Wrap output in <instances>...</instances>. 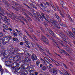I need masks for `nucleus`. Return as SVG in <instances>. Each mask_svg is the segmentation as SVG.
Here are the masks:
<instances>
[{"label": "nucleus", "instance_id": "nucleus-1", "mask_svg": "<svg viewBox=\"0 0 75 75\" xmlns=\"http://www.w3.org/2000/svg\"><path fill=\"white\" fill-rule=\"evenodd\" d=\"M25 55L26 56L24 58V62H31V59L29 58L31 54H28V53L27 52L25 54Z\"/></svg>", "mask_w": 75, "mask_h": 75}, {"label": "nucleus", "instance_id": "nucleus-2", "mask_svg": "<svg viewBox=\"0 0 75 75\" xmlns=\"http://www.w3.org/2000/svg\"><path fill=\"white\" fill-rule=\"evenodd\" d=\"M41 38V40L45 44H49V40L47 38L44 36L43 35H42Z\"/></svg>", "mask_w": 75, "mask_h": 75}, {"label": "nucleus", "instance_id": "nucleus-3", "mask_svg": "<svg viewBox=\"0 0 75 75\" xmlns=\"http://www.w3.org/2000/svg\"><path fill=\"white\" fill-rule=\"evenodd\" d=\"M8 7H10V8H12L13 9H14L16 11H20V9L18 8L16 6H15L14 5H13V6H11L10 4L8 3V5H7Z\"/></svg>", "mask_w": 75, "mask_h": 75}, {"label": "nucleus", "instance_id": "nucleus-4", "mask_svg": "<svg viewBox=\"0 0 75 75\" xmlns=\"http://www.w3.org/2000/svg\"><path fill=\"white\" fill-rule=\"evenodd\" d=\"M40 6L41 7H42L41 8L42 9V10L44 11H46L45 8H46V7H47V5H46L45 3H42L40 4Z\"/></svg>", "mask_w": 75, "mask_h": 75}, {"label": "nucleus", "instance_id": "nucleus-5", "mask_svg": "<svg viewBox=\"0 0 75 75\" xmlns=\"http://www.w3.org/2000/svg\"><path fill=\"white\" fill-rule=\"evenodd\" d=\"M31 57L32 61H34L35 60L36 61L37 59V56H36V55L34 54H32V55L31 56Z\"/></svg>", "mask_w": 75, "mask_h": 75}, {"label": "nucleus", "instance_id": "nucleus-6", "mask_svg": "<svg viewBox=\"0 0 75 75\" xmlns=\"http://www.w3.org/2000/svg\"><path fill=\"white\" fill-rule=\"evenodd\" d=\"M6 15L9 17L11 18V19H13L14 18V17H13V16H14V17H16L15 14H13V16L11 15L10 13H8L7 12H6L5 13Z\"/></svg>", "mask_w": 75, "mask_h": 75}, {"label": "nucleus", "instance_id": "nucleus-7", "mask_svg": "<svg viewBox=\"0 0 75 75\" xmlns=\"http://www.w3.org/2000/svg\"><path fill=\"white\" fill-rule=\"evenodd\" d=\"M41 16L43 18L45 19L46 21L47 22V23H50V21H49V20L48 19H46L45 18V14L44 13H43L42 12H41Z\"/></svg>", "mask_w": 75, "mask_h": 75}, {"label": "nucleus", "instance_id": "nucleus-8", "mask_svg": "<svg viewBox=\"0 0 75 75\" xmlns=\"http://www.w3.org/2000/svg\"><path fill=\"white\" fill-rule=\"evenodd\" d=\"M11 2L12 3H13L14 4L16 5V6H18V7H20V8H23V6H22V5H21L18 4H17V3L16 2H15L12 1Z\"/></svg>", "mask_w": 75, "mask_h": 75}, {"label": "nucleus", "instance_id": "nucleus-9", "mask_svg": "<svg viewBox=\"0 0 75 75\" xmlns=\"http://www.w3.org/2000/svg\"><path fill=\"white\" fill-rule=\"evenodd\" d=\"M5 18V21H4V22L6 24V25H9L10 23L8 22V21L7 20V18H8V17H7L6 16H4Z\"/></svg>", "mask_w": 75, "mask_h": 75}, {"label": "nucleus", "instance_id": "nucleus-10", "mask_svg": "<svg viewBox=\"0 0 75 75\" xmlns=\"http://www.w3.org/2000/svg\"><path fill=\"white\" fill-rule=\"evenodd\" d=\"M5 37H3V41H5V42H6V43H8V42H9V41H10V40L8 39V38H5Z\"/></svg>", "mask_w": 75, "mask_h": 75}, {"label": "nucleus", "instance_id": "nucleus-11", "mask_svg": "<svg viewBox=\"0 0 75 75\" xmlns=\"http://www.w3.org/2000/svg\"><path fill=\"white\" fill-rule=\"evenodd\" d=\"M52 21V24L53 25H58V23L57 22H56V21L55 20H53Z\"/></svg>", "mask_w": 75, "mask_h": 75}, {"label": "nucleus", "instance_id": "nucleus-12", "mask_svg": "<svg viewBox=\"0 0 75 75\" xmlns=\"http://www.w3.org/2000/svg\"><path fill=\"white\" fill-rule=\"evenodd\" d=\"M62 40H63V41H65L66 42L67 44H68L69 45H70V46H72V44H71V43L69 42V41H67V40H66V39H65L64 38H63Z\"/></svg>", "mask_w": 75, "mask_h": 75}, {"label": "nucleus", "instance_id": "nucleus-13", "mask_svg": "<svg viewBox=\"0 0 75 75\" xmlns=\"http://www.w3.org/2000/svg\"><path fill=\"white\" fill-rule=\"evenodd\" d=\"M23 40L25 41L24 44H28V41L27 39V37L25 36H24L23 37Z\"/></svg>", "mask_w": 75, "mask_h": 75}, {"label": "nucleus", "instance_id": "nucleus-14", "mask_svg": "<svg viewBox=\"0 0 75 75\" xmlns=\"http://www.w3.org/2000/svg\"><path fill=\"white\" fill-rule=\"evenodd\" d=\"M24 53H17V55L18 56H19L20 57H23V55H24Z\"/></svg>", "mask_w": 75, "mask_h": 75}, {"label": "nucleus", "instance_id": "nucleus-15", "mask_svg": "<svg viewBox=\"0 0 75 75\" xmlns=\"http://www.w3.org/2000/svg\"><path fill=\"white\" fill-rule=\"evenodd\" d=\"M52 73L54 74H57V70L56 69L53 68L52 71Z\"/></svg>", "mask_w": 75, "mask_h": 75}, {"label": "nucleus", "instance_id": "nucleus-16", "mask_svg": "<svg viewBox=\"0 0 75 75\" xmlns=\"http://www.w3.org/2000/svg\"><path fill=\"white\" fill-rule=\"evenodd\" d=\"M24 15H25V16H26V17L29 18V20H30V21H32V19H31V18H30L29 16H28V15L27 14V13H25L24 14Z\"/></svg>", "mask_w": 75, "mask_h": 75}, {"label": "nucleus", "instance_id": "nucleus-17", "mask_svg": "<svg viewBox=\"0 0 75 75\" xmlns=\"http://www.w3.org/2000/svg\"><path fill=\"white\" fill-rule=\"evenodd\" d=\"M52 41H53V44L54 45H56V46H58V45L57 44V42L56 40H54V39H52Z\"/></svg>", "mask_w": 75, "mask_h": 75}, {"label": "nucleus", "instance_id": "nucleus-18", "mask_svg": "<svg viewBox=\"0 0 75 75\" xmlns=\"http://www.w3.org/2000/svg\"><path fill=\"white\" fill-rule=\"evenodd\" d=\"M9 38V40H12L13 39V37L11 36L10 35H8L5 37L4 38Z\"/></svg>", "mask_w": 75, "mask_h": 75}, {"label": "nucleus", "instance_id": "nucleus-19", "mask_svg": "<svg viewBox=\"0 0 75 75\" xmlns=\"http://www.w3.org/2000/svg\"><path fill=\"white\" fill-rule=\"evenodd\" d=\"M47 67L45 66H42V69L43 71H45L47 70Z\"/></svg>", "mask_w": 75, "mask_h": 75}, {"label": "nucleus", "instance_id": "nucleus-20", "mask_svg": "<svg viewBox=\"0 0 75 75\" xmlns=\"http://www.w3.org/2000/svg\"><path fill=\"white\" fill-rule=\"evenodd\" d=\"M2 1H3V2L4 3V4H5V5H7L8 4V1H6V0H2Z\"/></svg>", "mask_w": 75, "mask_h": 75}, {"label": "nucleus", "instance_id": "nucleus-21", "mask_svg": "<svg viewBox=\"0 0 75 75\" xmlns=\"http://www.w3.org/2000/svg\"><path fill=\"white\" fill-rule=\"evenodd\" d=\"M17 50H18V49H17L16 48H15L14 49V53H13V54H14L17 55V52H16L17 51Z\"/></svg>", "mask_w": 75, "mask_h": 75}, {"label": "nucleus", "instance_id": "nucleus-22", "mask_svg": "<svg viewBox=\"0 0 75 75\" xmlns=\"http://www.w3.org/2000/svg\"><path fill=\"white\" fill-rule=\"evenodd\" d=\"M3 27L4 28H5L6 30H8V27L5 24H4L3 25Z\"/></svg>", "mask_w": 75, "mask_h": 75}, {"label": "nucleus", "instance_id": "nucleus-23", "mask_svg": "<svg viewBox=\"0 0 75 75\" xmlns=\"http://www.w3.org/2000/svg\"><path fill=\"white\" fill-rule=\"evenodd\" d=\"M65 50H66L68 52H69V53L70 54H71L72 53V51H71V49H68L67 48L65 49Z\"/></svg>", "mask_w": 75, "mask_h": 75}, {"label": "nucleus", "instance_id": "nucleus-24", "mask_svg": "<svg viewBox=\"0 0 75 75\" xmlns=\"http://www.w3.org/2000/svg\"><path fill=\"white\" fill-rule=\"evenodd\" d=\"M28 74V72L27 71H23V73L22 74V75H25Z\"/></svg>", "mask_w": 75, "mask_h": 75}, {"label": "nucleus", "instance_id": "nucleus-25", "mask_svg": "<svg viewBox=\"0 0 75 75\" xmlns=\"http://www.w3.org/2000/svg\"><path fill=\"white\" fill-rule=\"evenodd\" d=\"M12 71L13 72L15 73V71H16V68L14 67H11Z\"/></svg>", "mask_w": 75, "mask_h": 75}, {"label": "nucleus", "instance_id": "nucleus-26", "mask_svg": "<svg viewBox=\"0 0 75 75\" xmlns=\"http://www.w3.org/2000/svg\"><path fill=\"white\" fill-rule=\"evenodd\" d=\"M49 33H50V34L52 35V36H54V32H53V31H52L50 30Z\"/></svg>", "mask_w": 75, "mask_h": 75}, {"label": "nucleus", "instance_id": "nucleus-27", "mask_svg": "<svg viewBox=\"0 0 75 75\" xmlns=\"http://www.w3.org/2000/svg\"><path fill=\"white\" fill-rule=\"evenodd\" d=\"M64 3V2H63V1H60V3L61 4V5H62L63 7H64V5L65 4Z\"/></svg>", "mask_w": 75, "mask_h": 75}, {"label": "nucleus", "instance_id": "nucleus-28", "mask_svg": "<svg viewBox=\"0 0 75 75\" xmlns=\"http://www.w3.org/2000/svg\"><path fill=\"white\" fill-rule=\"evenodd\" d=\"M13 65L14 67H17L18 66V63H17L15 62L13 63Z\"/></svg>", "mask_w": 75, "mask_h": 75}, {"label": "nucleus", "instance_id": "nucleus-29", "mask_svg": "<svg viewBox=\"0 0 75 75\" xmlns=\"http://www.w3.org/2000/svg\"><path fill=\"white\" fill-rule=\"evenodd\" d=\"M1 54L4 57V58L6 57V53H5V52L4 51L3 52H1Z\"/></svg>", "mask_w": 75, "mask_h": 75}, {"label": "nucleus", "instance_id": "nucleus-30", "mask_svg": "<svg viewBox=\"0 0 75 75\" xmlns=\"http://www.w3.org/2000/svg\"><path fill=\"white\" fill-rule=\"evenodd\" d=\"M19 69H20V68H16L15 71V73L16 72H18V71L19 70Z\"/></svg>", "mask_w": 75, "mask_h": 75}, {"label": "nucleus", "instance_id": "nucleus-31", "mask_svg": "<svg viewBox=\"0 0 75 75\" xmlns=\"http://www.w3.org/2000/svg\"><path fill=\"white\" fill-rule=\"evenodd\" d=\"M59 24L61 25L63 27H66V26L64 24H63L62 23H61V22H60L59 23Z\"/></svg>", "mask_w": 75, "mask_h": 75}, {"label": "nucleus", "instance_id": "nucleus-32", "mask_svg": "<svg viewBox=\"0 0 75 75\" xmlns=\"http://www.w3.org/2000/svg\"><path fill=\"white\" fill-rule=\"evenodd\" d=\"M25 45L29 48H30V46L28 45V43H25Z\"/></svg>", "mask_w": 75, "mask_h": 75}, {"label": "nucleus", "instance_id": "nucleus-33", "mask_svg": "<svg viewBox=\"0 0 75 75\" xmlns=\"http://www.w3.org/2000/svg\"><path fill=\"white\" fill-rule=\"evenodd\" d=\"M46 35L47 37L49 38H50V40H53L52 39L53 38H52L50 36V35H48L46 34Z\"/></svg>", "mask_w": 75, "mask_h": 75}, {"label": "nucleus", "instance_id": "nucleus-34", "mask_svg": "<svg viewBox=\"0 0 75 75\" xmlns=\"http://www.w3.org/2000/svg\"><path fill=\"white\" fill-rule=\"evenodd\" d=\"M27 13L28 14V15H29V16H30L31 17H33V16L32 13L30 12L29 11L27 12Z\"/></svg>", "mask_w": 75, "mask_h": 75}, {"label": "nucleus", "instance_id": "nucleus-35", "mask_svg": "<svg viewBox=\"0 0 75 75\" xmlns=\"http://www.w3.org/2000/svg\"><path fill=\"white\" fill-rule=\"evenodd\" d=\"M50 21H53L54 20V17L53 16H51V18H49Z\"/></svg>", "mask_w": 75, "mask_h": 75}, {"label": "nucleus", "instance_id": "nucleus-36", "mask_svg": "<svg viewBox=\"0 0 75 75\" xmlns=\"http://www.w3.org/2000/svg\"><path fill=\"white\" fill-rule=\"evenodd\" d=\"M1 19H2L3 20H4V21H5V18L2 17L1 16H0V21L1 20Z\"/></svg>", "mask_w": 75, "mask_h": 75}, {"label": "nucleus", "instance_id": "nucleus-37", "mask_svg": "<svg viewBox=\"0 0 75 75\" xmlns=\"http://www.w3.org/2000/svg\"><path fill=\"white\" fill-rule=\"evenodd\" d=\"M4 34L3 33L0 32V38H2V37H3Z\"/></svg>", "mask_w": 75, "mask_h": 75}, {"label": "nucleus", "instance_id": "nucleus-38", "mask_svg": "<svg viewBox=\"0 0 75 75\" xmlns=\"http://www.w3.org/2000/svg\"><path fill=\"white\" fill-rule=\"evenodd\" d=\"M46 4L48 6H49V7H52V5H50V4H49V3H48L47 2H46Z\"/></svg>", "mask_w": 75, "mask_h": 75}, {"label": "nucleus", "instance_id": "nucleus-39", "mask_svg": "<svg viewBox=\"0 0 75 75\" xmlns=\"http://www.w3.org/2000/svg\"><path fill=\"white\" fill-rule=\"evenodd\" d=\"M56 17L58 19V20H59V21H61V19L59 18V17L58 16V15H56Z\"/></svg>", "mask_w": 75, "mask_h": 75}, {"label": "nucleus", "instance_id": "nucleus-40", "mask_svg": "<svg viewBox=\"0 0 75 75\" xmlns=\"http://www.w3.org/2000/svg\"><path fill=\"white\" fill-rule=\"evenodd\" d=\"M59 50H60V51H63V52L64 53V54H65L67 53V52H66V51H65V50H62L60 49H59Z\"/></svg>", "mask_w": 75, "mask_h": 75}, {"label": "nucleus", "instance_id": "nucleus-41", "mask_svg": "<svg viewBox=\"0 0 75 75\" xmlns=\"http://www.w3.org/2000/svg\"><path fill=\"white\" fill-rule=\"evenodd\" d=\"M47 68L48 69L49 71H51V67H50V66H48L47 67Z\"/></svg>", "mask_w": 75, "mask_h": 75}, {"label": "nucleus", "instance_id": "nucleus-42", "mask_svg": "<svg viewBox=\"0 0 75 75\" xmlns=\"http://www.w3.org/2000/svg\"><path fill=\"white\" fill-rule=\"evenodd\" d=\"M16 31H17L18 34L19 35H21V33L18 30H17V29H16Z\"/></svg>", "mask_w": 75, "mask_h": 75}, {"label": "nucleus", "instance_id": "nucleus-43", "mask_svg": "<svg viewBox=\"0 0 75 75\" xmlns=\"http://www.w3.org/2000/svg\"><path fill=\"white\" fill-rule=\"evenodd\" d=\"M69 34L70 35H71V37H74V35L73 34H72V32H69Z\"/></svg>", "mask_w": 75, "mask_h": 75}, {"label": "nucleus", "instance_id": "nucleus-44", "mask_svg": "<svg viewBox=\"0 0 75 75\" xmlns=\"http://www.w3.org/2000/svg\"><path fill=\"white\" fill-rule=\"evenodd\" d=\"M29 9H30V11H32V12H34V10L31 8H29Z\"/></svg>", "mask_w": 75, "mask_h": 75}, {"label": "nucleus", "instance_id": "nucleus-45", "mask_svg": "<svg viewBox=\"0 0 75 75\" xmlns=\"http://www.w3.org/2000/svg\"><path fill=\"white\" fill-rule=\"evenodd\" d=\"M23 5H24V6H27V7L28 8H29L30 7H29V6H28V5L26 4L25 3H24L23 4Z\"/></svg>", "mask_w": 75, "mask_h": 75}, {"label": "nucleus", "instance_id": "nucleus-46", "mask_svg": "<svg viewBox=\"0 0 75 75\" xmlns=\"http://www.w3.org/2000/svg\"><path fill=\"white\" fill-rule=\"evenodd\" d=\"M40 62H39L38 61H37L36 62V64L37 66H38V65H40Z\"/></svg>", "mask_w": 75, "mask_h": 75}, {"label": "nucleus", "instance_id": "nucleus-47", "mask_svg": "<svg viewBox=\"0 0 75 75\" xmlns=\"http://www.w3.org/2000/svg\"><path fill=\"white\" fill-rule=\"evenodd\" d=\"M2 41H3V42H2V44L3 45H5V44L7 43L6 42H4V41L3 40H2Z\"/></svg>", "mask_w": 75, "mask_h": 75}, {"label": "nucleus", "instance_id": "nucleus-48", "mask_svg": "<svg viewBox=\"0 0 75 75\" xmlns=\"http://www.w3.org/2000/svg\"><path fill=\"white\" fill-rule=\"evenodd\" d=\"M72 30L73 33H74V34H75V29L74 28H72Z\"/></svg>", "mask_w": 75, "mask_h": 75}, {"label": "nucleus", "instance_id": "nucleus-49", "mask_svg": "<svg viewBox=\"0 0 75 75\" xmlns=\"http://www.w3.org/2000/svg\"><path fill=\"white\" fill-rule=\"evenodd\" d=\"M32 5V7H33V8H35V9H37V7L36 6L33 5V4Z\"/></svg>", "mask_w": 75, "mask_h": 75}, {"label": "nucleus", "instance_id": "nucleus-50", "mask_svg": "<svg viewBox=\"0 0 75 75\" xmlns=\"http://www.w3.org/2000/svg\"><path fill=\"white\" fill-rule=\"evenodd\" d=\"M40 20H41V21H43V17H42V16H40Z\"/></svg>", "mask_w": 75, "mask_h": 75}, {"label": "nucleus", "instance_id": "nucleus-51", "mask_svg": "<svg viewBox=\"0 0 75 75\" xmlns=\"http://www.w3.org/2000/svg\"><path fill=\"white\" fill-rule=\"evenodd\" d=\"M55 27H57V26L55 25H53V24H52V28H55Z\"/></svg>", "mask_w": 75, "mask_h": 75}, {"label": "nucleus", "instance_id": "nucleus-52", "mask_svg": "<svg viewBox=\"0 0 75 75\" xmlns=\"http://www.w3.org/2000/svg\"><path fill=\"white\" fill-rule=\"evenodd\" d=\"M0 11H1V12H4V10H3V9H2V8H1V9H0Z\"/></svg>", "mask_w": 75, "mask_h": 75}, {"label": "nucleus", "instance_id": "nucleus-53", "mask_svg": "<svg viewBox=\"0 0 75 75\" xmlns=\"http://www.w3.org/2000/svg\"><path fill=\"white\" fill-rule=\"evenodd\" d=\"M31 44L32 45V47H35V45H34V44H33V43H31Z\"/></svg>", "mask_w": 75, "mask_h": 75}, {"label": "nucleus", "instance_id": "nucleus-54", "mask_svg": "<svg viewBox=\"0 0 75 75\" xmlns=\"http://www.w3.org/2000/svg\"><path fill=\"white\" fill-rule=\"evenodd\" d=\"M56 27L58 28L59 29H61V28L60 27H59V24H58V25H57V26L56 25Z\"/></svg>", "mask_w": 75, "mask_h": 75}, {"label": "nucleus", "instance_id": "nucleus-55", "mask_svg": "<svg viewBox=\"0 0 75 75\" xmlns=\"http://www.w3.org/2000/svg\"><path fill=\"white\" fill-rule=\"evenodd\" d=\"M63 64V66H64V67H65V68H67V69H68V68L67 67V66H66L65 64Z\"/></svg>", "mask_w": 75, "mask_h": 75}, {"label": "nucleus", "instance_id": "nucleus-56", "mask_svg": "<svg viewBox=\"0 0 75 75\" xmlns=\"http://www.w3.org/2000/svg\"><path fill=\"white\" fill-rule=\"evenodd\" d=\"M59 74H62V75H63V73H62V72L61 71L59 70Z\"/></svg>", "mask_w": 75, "mask_h": 75}, {"label": "nucleus", "instance_id": "nucleus-57", "mask_svg": "<svg viewBox=\"0 0 75 75\" xmlns=\"http://www.w3.org/2000/svg\"><path fill=\"white\" fill-rule=\"evenodd\" d=\"M29 30H30V32H33V30L32 29L30 28H29Z\"/></svg>", "mask_w": 75, "mask_h": 75}, {"label": "nucleus", "instance_id": "nucleus-58", "mask_svg": "<svg viewBox=\"0 0 75 75\" xmlns=\"http://www.w3.org/2000/svg\"><path fill=\"white\" fill-rule=\"evenodd\" d=\"M7 30H10V31H12V30L11 28H8V29H6Z\"/></svg>", "mask_w": 75, "mask_h": 75}, {"label": "nucleus", "instance_id": "nucleus-59", "mask_svg": "<svg viewBox=\"0 0 75 75\" xmlns=\"http://www.w3.org/2000/svg\"><path fill=\"white\" fill-rule=\"evenodd\" d=\"M6 29H3V32L4 33H5V34L6 33Z\"/></svg>", "mask_w": 75, "mask_h": 75}, {"label": "nucleus", "instance_id": "nucleus-60", "mask_svg": "<svg viewBox=\"0 0 75 75\" xmlns=\"http://www.w3.org/2000/svg\"><path fill=\"white\" fill-rule=\"evenodd\" d=\"M61 36V37H65V35L63 33V34H62Z\"/></svg>", "mask_w": 75, "mask_h": 75}, {"label": "nucleus", "instance_id": "nucleus-61", "mask_svg": "<svg viewBox=\"0 0 75 75\" xmlns=\"http://www.w3.org/2000/svg\"><path fill=\"white\" fill-rule=\"evenodd\" d=\"M18 22H21V19H18L17 20Z\"/></svg>", "mask_w": 75, "mask_h": 75}, {"label": "nucleus", "instance_id": "nucleus-62", "mask_svg": "<svg viewBox=\"0 0 75 75\" xmlns=\"http://www.w3.org/2000/svg\"><path fill=\"white\" fill-rule=\"evenodd\" d=\"M13 35H14L15 36H16V37H17V34L14 33H13Z\"/></svg>", "mask_w": 75, "mask_h": 75}, {"label": "nucleus", "instance_id": "nucleus-63", "mask_svg": "<svg viewBox=\"0 0 75 75\" xmlns=\"http://www.w3.org/2000/svg\"><path fill=\"white\" fill-rule=\"evenodd\" d=\"M36 13H37V15H38V16H41V15H40V13H39V12H37Z\"/></svg>", "mask_w": 75, "mask_h": 75}, {"label": "nucleus", "instance_id": "nucleus-64", "mask_svg": "<svg viewBox=\"0 0 75 75\" xmlns=\"http://www.w3.org/2000/svg\"><path fill=\"white\" fill-rule=\"evenodd\" d=\"M63 34V33H62V32H60L59 33V34L60 36H61Z\"/></svg>", "mask_w": 75, "mask_h": 75}]
</instances>
